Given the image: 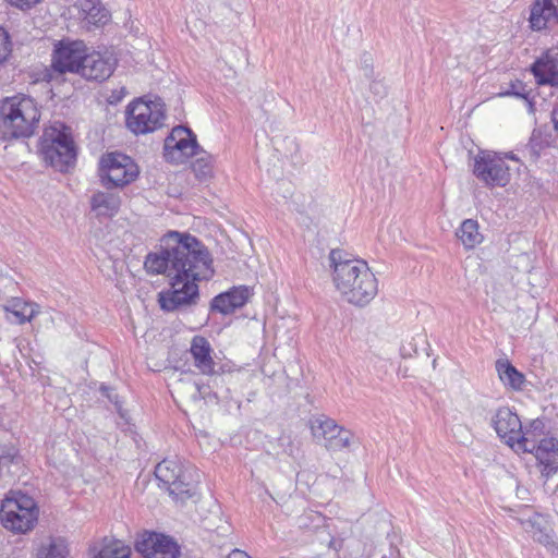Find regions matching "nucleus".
<instances>
[{"mask_svg":"<svg viewBox=\"0 0 558 558\" xmlns=\"http://www.w3.org/2000/svg\"><path fill=\"white\" fill-rule=\"evenodd\" d=\"M90 550L94 553V558H130L132 554L130 546L108 536L102 538L99 550L96 551V547Z\"/></svg>","mask_w":558,"mask_h":558,"instance_id":"4be33fe9","label":"nucleus"},{"mask_svg":"<svg viewBox=\"0 0 558 558\" xmlns=\"http://www.w3.org/2000/svg\"><path fill=\"white\" fill-rule=\"evenodd\" d=\"M538 86L558 87V52L546 51L530 66Z\"/></svg>","mask_w":558,"mask_h":558,"instance_id":"dca6fc26","label":"nucleus"},{"mask_svg":"<svg viewBox=\"0 0 558 558\" xmlns=\"http://www.w3.org/2000/svg\"><path fill=\"white\" fill-rule=\"evenodd\" d=\"M190 352L194 359L195 366L204 375L214 374L215 362L211 357V345L203 336H195L192 339Z\"/></svg>","mask_w":558,"mask_h":558,"instance_id":"6ab92c4d","label":"nucleus"},{"mask_svg":"<svg viewBox=\"0 0 558 558\" xmlns=\"http://www.w3.org/2000/svg\"><path fill=\"white\" fill-rule=\"evenodd\" d=\"M371 90L375 94H385V86L380 82H373L371 84Z\"/></svg>","mask_w":558,"mask_h":558,"instance_id":"58836bf2","label":"nucleus"},{"mask_svg":"<svg viewBox=\"0 0 558 558\" xmlns=\"http://www.w3.org/2000/svg\"><path fill=\"white\" fill-rule=\"evenodd\" d=\"M354 439V435L351 430L347 428H341L339 433H332L328 437L324 439V446L329 451H342L343 449L350 448L352 441Z\"/></svg>","mask_w":558,"mask_h":558,"instance_id":"bb28decb","label":"nucleus"},{"mask_svg":"<svg viewBox=\"0 0 558 558\" xmlns=\"http://www.w3.org/2000/svg\"><path fill=\"white\" fill-rule=\"evenodd\" d=\"M69 544L63 537H50L37 551V558H69Z\"/></svg>","mask_w":558,"mask_h":558,"instance_id":"b1692460","label":"nucleus"},{"mask_svg":"<svg viewBox=\"0 0 558 558\" xmlns=\"http://www.w3.org/2000/svg\"><path fill=\"white\" fill-rule=\"evenodd\" d=\"M89 203L97 217L111 218L120 210L121 197L114 193L98 191L93 194Z\"/></svg>","mask_w":558,"mask_h":558,"instance_id":"aec40b11","label":"nucleus"},{"mask_svg":"<svg viewBox=\"0 0 558 558\" xmlns=\"http://www.w3.org/2000/svg\"><path fill=\"white\" fill-rule=\"evenodd\" d=\"M457 238L465 250H472L481 244L484 236L478 231V222L474 219H465L456 231Z\"/></svg>","mask_w":558,"mask_h":558,"instance_id":"5701e85b","label":"nucleus"},{"mask_svg":"<svg viewBox=\"0 0 558 558\" xmlns=\"http://www.w3.org/2000/svg\"><path fill=\"white\" fill-rule=\"evenodd\" d=\"M155 476L177 502H185L197 493V484L178 461L165 459L155 468Z\"/></svg>","mask_w":558,"mask_h":558,"instance_id":"0eeeda50","label":"nucleus"},{"mask_svg":"<svg viewBox=\"0 0 558 558\" xmlns=\"http://www.w3.org/2000/svg\"><path fill=\"white\" fill-rule=\"evenodd\" d=\"M473 173L480 181L490 187H504L510 182L511 178L505 158L493 151H481L475 157Z\"/></svg>","mask_w":558,"mask_h":558,"instance_id":"f8f14e48","label":"nucleus"},{"mask_svg":"<svg viewBox=\"0 0 558 558\" xmlns=\"http://www.w3.org/2000/svg\"><path fill=\"white\" fill-rule=\"evenodd\" d=\"M40 120V112L29 97H7L0 101V140L31 137Z\"/></svg>","mask_w":558,"mask_h":558,"instance_id":"7ed1b4c3","label":"nucleus"},{"mask_svg":"<svg viewBox=\"0 0 558 558\" xmlns=\"http://www.w3.org/2000/svg\"><path fill=\"white\" fill-rule=\"evenodd\" d=\"M114 98H116L114 101H120V99H121L120 97H118V95H114Z\"/></svg>","mask_w":558,"mask_h":558,"instance_id":"37998d69","label":"nucleus"},{"mask_svg":"<svg viewBox=\"0 0 558 558\" xmlns=\"http://www.w3.org/2000/svg\"><path fill=\"white\" fill-rule=\"evenodd\" d=\"M5 310L12 315L13 322L20 325L31 322L36 314L32 304L21 301H15L11 307H5Z\"/></svg>","mask_w":558,"mask_h":558,"instance_id":"c85d7f7f","label":"nucleus"},{"mask_svg":"<svg viewBox=\"0 0 558 558\" xmlns=\"http://www.w3.org/2000/svg\"><path fill=\"white\" fill-rule=\"evenodd\" d=\"M114 71V63L105 58L100 52H87L84 65L80 75L87 81L104 82L108 80Z\"/></svg>","mask_w":558,"mask_h":558,"instance_id":"f3484780","label":"nucleus"},{"mask_svg":"<svg viewBox=\"0 0 558 558\" xmlns=\"http://www.w3.org/2000/svg\"><path fill=\"white\" fill-rule=\"evenodd\" d=\"M557 137H558V132L556 133Z\"/></svg>","mask_w":558,"mask_h":558,"instance_id":"49530a36","label":"nucleus"},{"mask_svg":"<svg viewBox=\"0 0 558 558\" xmlns=\"http://www.w3.org/2000/svg\"><path fill=\"white\" fill-rule=\"evenodd\" d=\"M227 558H251L245 551L241 549H233Z\"/></svg>","mask_w":558,"mask_h":558,"instance_id":"4c0bfd02","label":"nucleus"},{"mask_svg":"<svg viewBox=\"0 0 558 558\" xmlns=\"http://www.w3.org/2000/svg\"><path fill=\"white\" fill-rule=\"evenodd\" d=\"M551 21L558 22V0H535L529 17L533 31H542Z\"/></svg>","mask_w":558,"mask_h":558,"instance_id":"a211bd4d","label":"nucleus"},{"mask_svg":"<svg viewBox=\"0 0 558 558\" xmlns=\"http://www.w3.org/2000/svg\"><path fill=\"white\" fill-rule=\"evenodd\" d=\"M278 442H279V446H281L283 448V452L288 456H293L294 453V446H293V442L291 440V438L289 436H280L278 438Z\"/></svg>","mask_w":558,"mask_h":558,"instance_id":"f704fd0d","label":"nucleus"},{"mask_svg":"<svg viewBox=\"0 0 558 558\" xmlns=\"http://www.w3.org/2000/svg\"><path fill=\"white\" fill-rule=\"evenodd\" d=\"M252 295V289L247 286L232 287L214 296L210 301L209 310L222 315H230L243 307Z\"/></svg>","mask_w":558,"mask_h":558,"instance_id":"2eb2a0df","label":"nucleus"},{"mask_svg":"<svg viewBox=\"0 0 558 558\" xmlns=\"http://www.w3.org/2000/svg\"><path fill=\"white\" fill-rule=\"evenodd\" d=\"M12 7L26 11L40 3L43 0H7Z\"/></svg>","mask_w":558,"mask_h":558,"instance_id":"473e14b6","label":"nucleus"},{"mask_svg":"<svg viewBox=\"0 0 558 558\" xmlns=\"http://www.w3.org/2000/svg\"><path fill=\"white\" fill-rule=\"evenodd\" d=\"M199 151H203V147L198 144L195 133L187 126H174L165 138L163 157L170 163H184L191 157L198 156Z\"/></svg>","mask_w":558,"mask_h":558,"instance_id":"9d476101","label":"nucleus"},{"mask_svg":"<svg viewBox=\"0 0 558 558\" xmlns=\"http://www.w3.org/2000/svg\"><path fill=\"white\" fill-rule=\"evenodd\" d=\"M546 424L544 420L536 418L533 420L529 427L523 430V436H526L531 439H537V437L543 436L545 434Z\"/></svg>","mask_w":558,"mask_h":558,"instance_id":"2f4dec72","label":"nucleus"},{"mask_svg":"<svg viewBox=\"0 0 558 558\" xmlns=\"http://www.w3.org/2000/svg\"><path fill=\"white\" fill-rule=\"evenodd\" d=\"M342 426H339L335 420L320 415L311 420V430L317 440L325 439L332 433L341 432Z\"/></svg>","mask_w":558,"mask_h":558,"instance_id":"a878e982","label":"nucleus"},{"mask_svg":"<svg viewBox=\"0 0 558 558\" xmlns=\"http://www.w3.org/2000/svg\"><path fill=\"white\" fill-rule=\"evenodd\" d=\"M38 513L36 501L22 493L5 498L0 508L2 525L17 534L32 531L38 521Z\"/></svg>","mask_w":558,"mask_h":558,"instance_id":"39448f33","label":"nucleus"},{"mask_svg":"<svg viewBox=\"0 0 558 558\" xmlns=\"http://www.w3.org/2000/svg\"><path fill=\"white\" fill-rule=\"evenodd\" d=\"M166 120L163 104L137 99L126 108V126L134 134H147L160 129Z\"/></svg>","mask_w":558,"mask_h":558,"instance_id":"6e6552de","label":"nucleus"},{"mask_svg":"<svg viewBox=\"0 0 558 558\" xmlns=\"http://www.w3.org/2000/svg\"><path fill=\"white\" fill-rule=\"evenodd\" d=\"M192 171L198 180H206L211 177L213 172V156L203 149L199 155L192 162Z\"/></svg>","mask_w":558,"mask_h":558,"instance_id":"cd10ccee","label":"nucleus"},{"mask_svg":"<svg viewBox=\"0 0 558 558\" xmlns=\"http://www.w3.org/2000/svg\"><path fill=\"white\" fill-rule=\"evenodd\" d=\"M551 121L554 123V130L558 133V101L556 102L553 111H551Z\"/></svg>","mask_w":558,"mask_h":558,"instance_id":"e433bc0d","label":"nucleus"},{"mask_svg":"<svg viewBox=\"0 0 558 558\" xmlns=\"http://www.w3.org/2000/svg\"><path fill=\"white\" fill-rule=\"evenodd\" d=\"M107 399L112 403L114 404L117 411L119 412V414L123 417V413H122V401L120 400V397L119 395L116 392L114 388H112V392H110L107 397Z\"/></svg>","mask_w":558,"mask_h":558,"instance_id":"c9c22d12","label":"nucleus"},{"mask_svg":"<svg viewBox=\"0 0 558 558\" xmlns=\"http://www.w3.org/2000/svg\"><path fill=\"white\" fill-rule=\"evenodd\" d=\"M148 275H165L169 288L158 293L159 307L167 313L187 308L199 300V281L215 275L214 259L207 246L189 232L168 231L160 239L159 251L144 260Z\"/></svg>","mask_w":558,"mask_h":558,"instance_id":"f257e3e1","label":"nucleus"},{"mask_svg":"<svg viewBox=\"0 0 558 558\" xmlns=\"http://www.w3.org/2000/svg\"><path fill=\"white\" fill-rule=\"evenodd\" d=\"M496 371L501 383L514 390L520 391L523 389L525 376L510 361L499 359L496 361Z\"/></svg>","mask_w":558,"mask_h":558,"instance_id":"412c9836","label":"nucleus"},{"mask_svg":"<svg viewBox=\"0 0 558 558\" xmlns=\"http://www.w3.org/2000/svg\"><path fill=\"white\" fill-rule=\"evenodd\" d=\"M114 98H116L114 101H120V99H121L120 97H118V95H114Z\"/></svg>","mask_w":558,"mask_h":558,"instance_id":"c03bdc74","label":"nucleus"},{"mask_svg":"<svg viewBox=\"0 0 558 558\" xmlns=\"http://www.w3.org/2000/svg\"><path fill=\"white\" fill-rule=\"evenodd\" d=\"M278 442H279V446H281L283 448V452L288 456H293L294 453V446H293V442L291 440V438L289 436H280L278 438Z\"/></svg>","mask_w":558,"mask_h":558,"instance_id":"72a5a7b5","label":"nucleus"},{"mask_svg":"<svg viewBox=\"0 0 558 558\" xmlns=\"http://www.w3.org/2000/svg\"><path fill=\"white\" fill-rule=\"evenodd\" d=\"M500 96H514L526 100L530 107H533V100L530 98V90L526 88V85L519 80L511 82L509 88L500 93Z\"/></svg>","mask_w":558,"mask_h":558,"instance_id":"c756f323","label":"nucleus"},{"mask_svg":"<svg viewBox=\"0 0 558 558\" xmlns=\"http://www.w3.org/2000/svg\"><path fill=\"white\" fill-rule=\"evenodd\" d=\"M138 174V166L125 154L119 151L108 153L99 160V181L108 191L122 189L131 184L137 179Z\"/></svg>","mask_w":558,"mask_h":558,"instance_id":"423d86ee","label":"nucleus"},{"mask_svg":"<svg viewBox=\"0 0 558 558\" xmlns=\"http://www.w3.org/2000/svg\"><path fill=\"white\" fill-rule=\"evenodd\" d=\"M99 391L101 392V395H102L104 397H106V398H107V397H108V395H109L110 392H112V387H110V386H108V385H106V384H101V385H100V387H99Z\"/></svg>","mask_w":558,"mask_h":558,"instance_id":"ea45409f","label":"nucleus"},{"mask_svg":"<svg viewBox=\"0 0 558 558\" xmlns=\"http://www.w3.org/2000/svg\"><path fill=\"white\" fill-rule=\"evenodd\" d=\"M12 40L9 32L0 26V65L5 63L12 53Z\"/></svg>","mask_w":558,"mask_h":558,"instance_id":"7c9ffc66","label":"nucleus"},{"mask_svg":"<svg viewBox=\"0 0 558 558\" xmlns=\"http://www.w3.org/2000/svg\"><path fill=\"white\" fill-rule=\"evenodd\" d=\"M506 157L512 160H517V157L512 153L507 154Z\"/></svg>","mask_w":558,"mask_h":558,"instance_id":"79ce46f5","label":"nucleus"},{"mask_svg":"<svg viewBox=\"0 0 558 558\" xmlns=\"http://www.w3.org/2000/svg\"><path fill=\"white\" fill-rule=\"evenodd\" d=\"M523 452L534 453L535 458L543 465L542 475L549 477L558 471V439L554 437L531 439L520 449Z\"/></svg>","mask_w":558,"mask_h":558,"instance_id":"4468645a","label":"nucleus"},{"mask_svg":"<svg viewBox=\"0 0 558 558\" xmlns=\"http://www.w3.org/2000/svg\"><path fill=\"white\" fill-rule=\"evenodd\" d=\"M492 426L499 438L509 447L521 449L527 437L523 436L522 423L515 412L508 407H500L492 417Z\"/></svg>","mask_w":558,"mask_h":558,"instance_id":"ddd939ff","label":"nucleus"},{"mask_svg":"<svg viewBox=\"0 0 558 558\" xmlns=\"http://www.w3.org/2000/svg\"><path fill=\"white\" fill-rule=\"evenodd\" d=\"M366 62H367V60L364 61V66H365V70H366L365 74L368 76V75H371L373 73V69L368 68Z\"/></svg>","mask_w":558,"mask_h":558,"instance_id":"a19ab883","label":"nucleus"},{"mask_svg":"<svg viewBox=\"0 0 558 558\" xmlns=\"http://www.w3.org/2000/svg\"><path fill=\"white\" fill-rule=\"evenodd\" d=\"M88 48L84 40L63 38L53 45L51 53V70L63 75L65 73L78 74L84 65Z\"/></svg>","mask_w":558,"mask_h":558,"instance_id":"1a4fd4ad","label":"nucleus"},{"mask_svg":"<svg viewBox=\"0 0 558 558\" xmlns=\"http://www.w3.org/2000/svg\"><path fill=\"white\" fill-rule=\"evenodd\" d=\"M82 10L85 12L86 20L89 24L99 26L106 25L110 21L109 11L99 0H85L82 3Z\"/></svg>","mask_w":558,"mask_h":558,"instance_id":"393cba45","label":"nucleus"},{"mask_svg":"<svg viewBox=\"0 0 558 558\" xmlns=\"http://www.w3.org/2000/svg\"><path fill=\"white\" fill-rule=\"evenodd\" d=\"M134 549L144 558H178L180 556V546L172 536L150 530L136 533Z\"/></svg>","mask_w":558,"mask_h":558,"instance_id":"9b49d317","label":"nucleus"},{"mask_svg":"<svg viewBox=\"0 0 558 558\" xmlns=\"http://www.w3.org/2000/svg\"><path fill=\"white\" fill-rule=\"evenodd\" d=\"M39 153L47 165L66 172L75 165L77 157L71 128L60 121L46 128L39 140Z\"/></svg>","mask_w":558,"mask_h":558,"instance_id":"20e7f679","label":"nucleus"},{"mask_svg":"<svg viewBox=\"0 0 558 558\" xmlns=\"http://www.w3.org/2000/svg\"><path fill=\"white\" fill-rule=\"evenodd\" d=\"M555 494H557V495H558V485H557V487H556V489H555Z\"/></svg>","mask_w":558,"mask_h":558,"instance_id":"a18cd8bd","label":"nucleus"},{"mask_svg":"<svg viewBox=\"0 0 558 558\" xmlns=\"http://www.w3.org/2000/svg\"><path fill=\"white\" fill-rule=\"evenodd\" d=\"M329 262L335 286L349 303L363 307L375 298L378 283L366 262L340 248L330 251Z\"/></svg>","mask_w":558,"mask_h":558,"instance_id":"f03ea898","label":"nucleus"}]
</instances>
